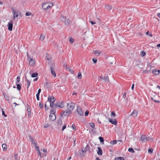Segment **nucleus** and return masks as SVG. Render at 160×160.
I'll return each mask as SVG.
<instances>
[{
    "label": "nucleus",
    "mask_w": 160,
    "mask_h": 160,
    "mask_svg": "<svg viewBox=\"0 0 160 160\" xmlns=\"http://www.w3.org/2000/svg\"><path fill=\"white\" fill-rule=\"evenodd\" d=\"M52 6L53 3L49 2H46L42 3V7L44 9L47 10L52 7Z\"/></svg>",
    "instance_id": "nucleus-1"
},
{
    "label": "nucleus",
    "mask_w": 160,
    "mask_h": 160,
    "mask_svg": "<svg viewBox=\"0 0 160 160\" xmlns=\"http://www.w3.org/2000/svg\"><path fill=\"white\" fill-rule=\"evenodd\" d=\"M67 107L68 110L72 112L74 108L75 104L72 102H71L69 103H68L67 104Z\"/></svg>",
    "instance_id": "nucleus-2"
},
{
    "label": "nucleus",
    "mask_w": 160,
    "mask_h": 160,
    "mask_svg": "<svg viewBox=\"0 0 160 160\" xmlns=\"http://www.w3.org/2000/svg\"><path fill=\"white\" fill-rule=\"evenodd\" d=\"M55 98L52 96V97L49 96L48 98V101H47L48 103L50 102V106H52V104L54 103L55 102Z\"/></svg>",
    "instance_id": "nucleus-3"
},
{
    "label": "nucleus",
    "mask_w": 160,
    "mask_h": 160,
    "mask_svg": "<svg viewBox=\"0 0 160 160\" xmlns=\"http://www.w3.org/2000/svg\"><path fill=\"white\" fill-rule=\"evenodd\" d=\"M72 113V111H71L69 110H66L64 111L63 113L61 114V116H67L71 114Z\"/></svg>",
    "instance_id": "nucleus-4"
},
{
    "label": "nucleus",
    "mask_w": 160,
    "mask_h": 160,
    "mask_svg": "<svg viewBox=\"0 0 160 160\" xmlns=\"http://www.w3.org/2000/svg\"><path fill=\"white\" fill-rule=\"evenodd\" d=\"M77 111L78 113L80 116H82L83 114V112L81 108V107L79 106H77Z\"/></svg>",
    "instance_id": "nucleus-5"
},
{
    "label": "nucleus",
    "mask_w": 160,
    "mask_h": 160,
    "mask_svg": "<svg viewBox=\"0 0 160 160\" xmlns=\"http://www.w3.org/2000/svg\"><path fill=\"white\" fill-rule=\"evenodd\" d=\"M54 65L52 66H51L50 67V70L51 72V73L52 75H53L54 77H56V74L55 70L54 69Z\"/></svg>",
    "instance_id": "nucleus-6"
},
{
    "label": "nucleus",
    "mask_w": 160,
    "mask_h": 160,
    "mask_svg": "<svg viewBox=\"0 0 160 160\" xmlns=\"http://www.w3.org/2000/svg\"><path fill=\"white\" fill-rule=\"evenodd\" d=\"M13 23L12 21H10L8 23V30L10 31H12L13 27Z\"/></svg>",
    "instance_id": "nucleus-7"
},
{
    "label": "nucleus",
    "mask_w": 160,
    "mask_h": 160,
    "mask_svg": "<svg viewBox=\"0 0 160 160\" xmlns=\"http://www.w3.org/2000/svg\"><path fill=\"white\" fill-rule=\"evenodd\" d=\"M108 119L109 120V122H110L112 124L114 125H116L117 124V122L116 119H114L113 120L112 119L108 118Z\"/></svg>",
    "instance_id": "nucleus-8"
},
{
    "label": "nucleus",
    "mask_w": 160,
    "mask_h": 160,
    "mask_svg": "<svg viewBox=\"0 0 160 160\" xmlns=\"http://www.w3.org/2000/svg\"><path fill=\"white\" fill-rule=\"evenodd\" d=\"M13 13V20H14L16 17H18L19 15V13H20V12L19 11H16L14 12Z\"/></svg>",
    "instance_id": "nucleus-9"
},
{
    "label": "nucleus",
    "mask_w": 160,
    "mask_h": 160,
    "mask_svg": "<svg viewBox=\"0 0 160 160\" xmlns=\"http://www.w3.org/2000/svg\"><path fill=\"white\" fill-rule=\"evenodd\" d=\"M49 119L52 121H54L56 119V116L55 114H50L49 115Z\"/></svg>",
    "instance_id": "nucleus-10"
},
{
    "label": "nucleus",
    "mask_w": 160,
    "mask_h": 160,
    "mask_svg": "<svg viewBox=\"0 0 160 160\" xmlns=\"http://www.w3.org/2000/svg\"><path fill=\"white\" fill-rule=\"evenodd\" d=\"M141 139L142 142H147L146 136L145 135H142L141 137Z\"/></svg>",
    "instance_id": "nucleus-11"
},
{
    "label": "nucleus",
    "mask_w": 160,
    "mask_h": 160,
    "mask_svg": "<svg viewBox=\"0 0 160 160\" xmlns=\"http://www.w3.org/2000/svg\"><path fill=\"white\" fill-rule=\"evenodd\" d=\"M100 78L102 80H104L105 82L109 81L108 77L107 76L105 77L104 76H103L102 75L100 77Z\"/></svg>",
    "instance_id": "nucleus-12"
},
{
    "label": "nucleus",
    "mask_w": 160,
    "mask_h": 160,
    "mask_svg": "<svg viewBox=\"0 0 160 160\" xmlns=\"http://www.w3.org/2000/svg\"><path fill=\"white\" fill-rule=\"evenodd\" d=\"M56 104L57 107H59L60 108H62L64 107L63 103L62 102H58Z\"/></svg>",
    "instance_id": "nucleus-13"
},
{
    "label": "nucleus",
    "mask_w": 160,
    "mask_h": 160,
    "mask_svg": "<svg viewBox=\"0 0 160 160\" xmlns=\"http://www.w3.org/2000/svg\"><path fill=\"white\" fill-rule=\"evenodd\" d=\"M138 115V112L136 110H134L133 112L130 115L133 116V117H136Z\"/></svg>",
    "instance_id": "nucleus-14"
},
{
    "label": "nucleus",
    "mask_w": 160,
    "mask_h": 160,
    "mask_svg": "<svg viewBox=\"0 0 160 160\" xmlns=\"http://www.w3.org/2000/svg\"><path fill=\"white\" fill-rule=\"evenodd\" d=\"M98 151L97 152V153L99 155L101 156L102 155V152L101 148L100 147L98 148Z\"/></svg>",
    "instance_id": "nucleus-15"
},
{
    "label": "nucleus",
    "mask_w": 160,
    "mask_h": 160,
    "mask_svg": "<svg viewBox=\"0 0 160 160\" xmlns=\"http://www.w3.org/2000/svg\"><path fill=\"white\" fill-rule=\"evenodd\" d=\"M160 72L159 70H157V69H155L152 71V73L156 75H158Z\"/></svg>",
    "instance_id": "nucleus-16"
},
{
    "label": "nucleus",
    "mask_w": 160,
    "mask_h": 160,
    "mask_svg": "<svg viewBox=\"0 0 160 160\" xmlns=\"http://www.w3.org/2000/svg\"><path fill=\"white\" fill-rule=\"evenodd\" d=\"M29 64L31 66H33L34 65V61L32 58H30Z\"/></svg>",
    "instance_id": "nucleus-17"
},
{
    "label": "nucleus",
    "mask_w": 160,
    "mask_h": 160,
    "mask_svg": "<svg viewBox=\"0 0 160 160\" xmlns=\"http://www.w3.org/2000/svg\"><path fill=\"white\" fill-rule=\"evenodd\" d=\"M2 147L3 151H7V147L6 144H2Z\"/></svg>",
    "instance_id": "nucleus-18"
},
{
    "label": "nucleus",
    "mask_w": 160,
    "mask_h": 160,
    "mask_svg": "<svg viewBox=\"0 0 160 160\" xmlns=\"http://www.w3.org/2000/svg\"><path fill=\"white\" fill-rule=\"evenodd\" d=\"M70 20L69 19H66L65 21V22H64L65 24L67 26H68L69 25L70 23Z\"/></svg>",
    "instance_id": "nucleus-19"
},
{
    "label": "nucleus",
    "mask_w": 160,
    "mask_h": 160,
    "mask_svg": "<svg viewBox=\"0 0 160 160\" xmlns=\"http://www.w3.org/2000/svg\"><path fill=\"white\" fill-rule=\"evenodd\" d=\"M29 139L30 140L31 142L32 143L35 142V141L34 140V139L31 135L29 136Z\"/></svg>",
    "instance_id": "nucleus-20"
},
{
    "label": "nucleus",
    "mask_w": 160,
    "mask_h": 160,
    "mask_svg": "<svg viewBox=\"0 0 160 160\" xmlns=\"http://www.w3.org/2000/svg\"><path fill=\"white\" fill-rule=\"evenodd\" d=\"M89 148V145H87L85 148L84 150H83V149H82V151L83 153L86 152V151H87V149L88 148Z\"/></svg>",
    "instance_id": "nucleus-21"
},
{
    "label": "nucleus",
    "mask_w": 160,
    "mask_h": 160,
    "mask_svg": "<svg viewBox=\"0 0 160 160\" xmlns=\"http://www.w3.org/2000/svg\"><path fill=\"white\" fill-rule=\"evenodd\" d=\"M56 112V110L55 109L52 108V109L50 111V114H55Z\"/></svg>",
    "instance_id": "nucleus-22"
},
{
    "label": "nucleus",
    "mask_w": 160,
    "mask_h": 160,
    "mask_svg": "<svg viewBox=\"0 0 160 160\" xmlns=\"http://www.w3.org/2000/svg\"><path fill=\"white\" fill-rule=\"evenodd\" d=\"M124 159L123 157H118L115 158V160H124Z\"/></svg>",
    "instance_id": "nucleus-23"
},
{
    "label": "nucleus",
    "mask_w": 160,
    "mask_h": 160,
    "mask_svg": "<svg viewBox=\"0 0 160 160\" xmlns=\"http://www.w3.org/2000/svg\"><path fill=\"white\" fill-rule=\"evenodd\" d=\"M66 19V17H64V16H62L60 18V20L62 22H64Z\"/></svg>",
    "instance_id": "nucleus-24"
},
{
    "label": "nucleus",
    "mask_w": 160,
    "mask_h": 160,
    "mask_svg": "<svg viewBox=\"0 0 160 160\" xmlns=\"http://www.w3.org/2000/svg\"><path fill=\"white\" fill-rule=\"evenodd\" d=\"M98 138L99 139L101 143L103 144L104 141L103 138L102 137H99Z\"/></svg>",
    "instance_id": "nucleus-25"
},
{
    "label": "nucleus",
    "mask_w": 160,
    "mask_h": 160,
    "mask_svg": "<svg viewBox=\"0 0 160 160\" xmlns=\"http://www.w3.org/2000/svg\"><path fill=\"white\" fill-rule=\"evenodd\" d=\"M16 85L17 86V88L18 90H21V87L20 84H18V83H16Z\"/></svg>",
    "instance_id": "nucleus-26"
},
{
    "label": "nucleus",
    "mask_w": 160,
    "mask_h": 160,
    "mask_svg": "<svg viewBox=\"0 0 160 160\" xmlns=\"http://www.w3.org/2000/svg\"><path fill=\"white\" fill-rule=\"evenodd\" d=\"M57 123L59 125H61L62 123V120L61 118H59L58 121Z\"/></svg>",
    "instance_id": "nucleus-27"
},
{
    "label": "nucleus",
    "mask_w": 160,
    "mask_h": 160,
    "mask_svg": "<svg viewBox=\"0 0 160 160\" xmlns=\"http://www.w3.org/2000/svg\"><path fill=\"white\" fill-rule=\"evenodd\" d=\"M57 104H56L55 103H53L52 104V106H50L52 108L55 109L56 107H57Z\"/></svg>",
    "instance_id": "nucleus-28"
},
{
    "label": "nucleus",
    "mask_w": 160,
    "mask_h": 160,
    "mask_svg": "<svg viewBox=\"0 0 160 160\" xmlns=\"http://www.w3.org/2000/svg\"><path fill=\"white\" fill-rule=\"evenodd\" d=\"M38 75V73L37 72H35L32 73L31 75V77L32 78L36 77Z\"/></svg>",
    "instance_id": "nucleus-29"
},
{
    "label": "nucleus",
    "mask_w": 160,
    "mask_h": 160,
    "mask_svg": "<svg viewBox=\"0 0 160 160\" xmlns=\"http://www.w3.org/2000/svg\"><path fill=\"white\" fill-rule=\"evenodd\" d=\"M128 151L132 153H134L135 152L132 148H129L128 149Z\"/></svg>",
    "instance_id": "nucleus-30"
},
{
    "label": "nucleus",
    "mask_w": 160,
    "mask_h": 160,
    "mask_svg": "<svg viewBox=\"0 0 160 160\" xmlns=\"http://www.w3.org/2000/svg\"><path fill=\"white\" fill-rule=\"evenodd\" d=\"M27 88L28 89L30 86V82L29 80H27Z\"/></svg>",
    "instance_id": "nucleus-31"
},
{
    "label": "nucleus",
    "mask_w": 160,
    "mask_h": 160,
    "mask_svg": "<svg viewBox=\"0 0 160 160\" xmlns=\"http://www.w3.org/2000/svg\"><path fill=\"white\" fill-rule=\"evenodd\" d=\"M3 96L6 100L7 101L9 100V97L6 94H3Z\"/></svg>",
    "instance_id": "nucleus-32"
},
{
    "label": "nucleus",
    "mask_w": 160,
    "mask_h": 160,
    "mask_svg": "<svg viewBox=\"0 0 160 160\" xmlns=\"http://www.w3.org/2000/svg\"><path fill=\"white\" fill-rule=\"evenodd\" d=\"M146 54V53L143 51H142L140 52V55L142 57L144 56Z\"/></svg>",
    "instance_id": "nucleus-33"
},
{
    "label": "nucleus",
    "mask_w": 160,
    "mask_h": 160,
    "mask_svg": "<svg viewBox=\"0 0 160 160\" xmlns=\"http://www.w3.org/2000/svg\"><path fill=\"white\" fill-rule=\"evenodd\" d=\"M117 142V141L116 140H114L113 141H112L110 142V143L112 144H116Z\"/></svg>",
    "instance_id": "nucleus-34"
},
{
    "label": "nucleus",
    "mask_w": 160,
    "mask_h": 160,
    "mask_svg": "<svg viewBox=\"0 0 160 160\" xmlns=\"http://www.w3.org/2000/svg\"><path fill=\"white\" fill-rule=\"evenodd\" d=\"M89 125L92 128H94L95 127V124L94 123H90Z\"/></svg>",
    "instance_id": "nucleus-35"
},
{
    "label": "nucleus",
    "mask_w": 160,
    "mask_h": 160,
    "mask_svg": "<svg viewBox=\"0 0 160 160\" xmlns=\"http://www.w3.org/2000/svg\"><path fill=\"white\" fill-rule=\"evenodd\" d=\"M45 38V36L44 35H42V34L41 35V36L40 38V39L43 41Z\"/></svg>",
    "instance_id": "nucleus-36"
},
{
    "label": "nucleus",
    "mask_w": 160,
    "mask_h": 160,
    "mask_svg": "<svg viewBox=\"0 0 160 160\" xmlns=\"http://www.w3.org/2000/svg\"><path fill=\"white\" fill-rule=\"evenodd\" d=\"M78 79H81L82 78L81 72H79L78 74Z\"/></svg>",
    "instance_id": "nucleus-37"
},
{
    "label": "nucleus",
    "mask_w": 160,
    "mask_h": 160,
    "mask_svg": "<svg viewBox=\"0 0 160 160\" xmlns=\"http://www.w3.org/2000/svg\"><path fill=\"white\" fill-rule=\"evenodd\" d=\"M112 6H110L109 5L106 6V8L108 10H111L112 9Z\"/></svg>",
    "instance_id": "nucleus-38"
},
{
    "label": "nucleus",
    "mask_w": 160,
    "mask_h": 160,
    "mask_svg": "<svg viewBox=\"0 0 160 160\" xmlns=\"http://www.w3.org/2000/svg\"><path fill=\"white\" fill-rule=\"evenodd\" d=\"M94 53L95 54H98V55H99L100 54V53L101 52H100V51H99L98 50H96L94 51Z\"/></svg>",
    "instance_id": "nucleus-39"
},
{
    "label": "nucleus",
    "mask_w": 160,
    "mask_h": 160,
    "mask_svg": "<svg viewBox=\"0 0 160 160\" xmlns=\"http://www.w3.org/2000/svg\"><path fill=\"white\" fill-rule=\"evenodd\" d=\"M146 139H147V141H148L151 139L153 140V138H152L151 137H150V136H148V137H146Z\"/></svg>",
    "instance_id": "nucleus-40"
},
{
    "label": "nucleus",
    "mask_w": 160,
    "mask_h": 160,
    "mask_svg": "<svg viewBox=\"0 0 160 160\" xmlns=\"http://www.w3.org/2000/svg\"><path fill=\"white\" fill-rule=\"evenodd\" d=\"M153 151V149L152 148H149L148 150V153L150 154L152 153Z\"/></svg>",
    "instance_id": "nucleus-41"
},
{
    "label": "nucleus",
    "mask_w": 160,
    "mask_h": 160,
    "mask_svg": "<svg viewBox=\"0 0 160 160\" xmlns=\"http://www.w3.org/2000/svg\"><path fill=\"white\" fill-rule=\"evenodd\" d=\"M27 104L28 105L27 109V111L28 112H31V109H30V107L29 106V105H28V103Z\"/></svg>",
    "instance_id": "nucleus-42"
},
{
    "label": "nucleus",
    "mask_w": 160,
    "mask_h": 160,
    "mask_svg": "<svg viewBox=\"0 0 160 160\" xmlns=\"http://www.w3.org/2000/svg\"><path fill=\"white\" fill-rule=\"evenodd\" d=\"M20 81V77L19 76H18L17 78V81L16 83H19V82Z\"/></svg>",
    "instance_id": "nucleus-43"
},
{
    "label": "nucleus",
    "mask_w": 160,
    "mask_h": 160,
    "mask_svg": "<svg viewBox=\"0 0 160 160\" xmlns=\"http://www.w3.org/2000/svg\"><path fill=\"white\" fill-rule=\"evenodd\" d=\"M39 106L40 108H42L43 107V103L41 102H39Z\"/></svg>",
    "instance_id": "nucleus-44"
},
{
    "label": "nucleus",
    "mask_w": 160,
    "mask_h": 160,
    "mask_svg": "<svg viewBox=\"0 0 160 160\" xmlns=\"http://www.w3.org/2000/svg\"><path fill=\"white\" fill-rule=\"evenodd\" d=\"M2 115H3L5 117H7V115L5 114V112L4 111L3 109L2 108Z\"/></svg>",
    "instance_id": "nucleus-45"
},
{
    "label": "nucleus",
    "mask_w": 160,
    "mask_h": 160,
    "mask_svg": "<svg viewBox=\"0 0 160 160\" xmlns=\"http://www.w3.org/2000/svg\"><path fill=\"white\" fill-rule=\"evenodd\" d=\"M72 128L74 130H76V127L74 124H73L72 126Z\"/></svg>",
    "instance_id": "nucleus-46"
},
{
    "label": "nucleus",
    "mask_w": 160,
    "mask_h": 160,
    "mask_svg": "<svg viewBox=\"0 0 160 160\" xmlns=\"http://www.w3.org/2000/svg\"><path fill=\"white\" fill-rule=\"evenodd\" d=\"M48 103V102H46L45 103V109L46 110H48L49 109L48 107L47 106V103Z\"/></svg>",
    "instance_id": "nucleus-47"
},
{
    "label": "nucleus",
    "mask_w": 160,
    "mask_h": 160,
    "mask_svg": "<svg viewBox=\"0 0 160 160\" xmlns=\"http://www.w3.org/2000/svg\"><path fill=\"white\" fill-rule=\"evenodd\" d=\"M89 112L88 110H86L85 113V116H88L89 114Z\"/></svg>",
    "instance_id": "nucleus-48"
},
{
    "label": "nucleus",
    "mask_w": 160,
    "mask_h": 160,
    "mask_svg": "<svg viewBox=\"0 0 160 160\" xmlns=\"http://www.w3.org/2000/svg\"><path fill=\"white\" fill-rule=\"evenodd\" d=\"M69 41L71 43H72L74 42V40L72 38H69Z\"/></svg>",
    "instance_id": "nucleus-49"
},
{
    "label": "nucleus",
    "mask_w": 160,
    "mask_h": 160,
    "mask_svg": "<svg viewBox=\"0 0 160 160\" xmlns=\"http://www.w3.org/2000/svg\"><path fill=\"white\" fill-rule=\"evenodd\" d=\"M49 126V125L48 124V123H47L46 124H44V128H47Z\"/></svg>",
    "instance_id": "nucleus-50"
},
{
    "label": "nucleus",
    "mask_w": 160,
    "mask_h": 160,
    "mask_svg": "<svg viewBox=\"0 0 160 160\" xmlns=\"http://www.w3.org/2000/svg\"><path fill=\"white\" fill-rule=\"evenodd\" d=\"M14 158H15V160H17L18 159V155L17 154H15L14 155Z\"/></svg>",
    "instance_id": "nucleus-51"
},
{
    "label": "nucleus",
    "mask_w": 160,
    "mask_h": 160,
    "mask_svg": "<svg viewBox=\"0 0 160 160\" xmlns=\"http://www.w3.org/2000/svg\"><path fill=\"white\" fill-rule=\"evenodd\" d=\"M67 70H68L69 72H71V73H73L74 72L72 70H71V69L70 68H69L68 67L67 68Z\"/></svg>",
    "instance_id": "nucleus-52"
},
{
    "label": "nucleus",
    "mask_w": 160,
    "mask_h": 160,
    "mask_svg": "<svg viewBox=\"0 0 160 160\" xmlns=\"http://www.w3.org/2000/svg\"><path fill=\"white\" fill-rule=\"evenodd\" d=\"M116 115V114L114 112H111V116L114 117Z\"/></svg>",
    "instance_id": "nucleus-53"
},
{
    "label": "nucleus",
    "mask_w": 160,
    "mask_h": 160,
    "mask_svg": "<svg viewBox=\"0 0 160 160\" xmlns=\"http://www.w3.org/2000/svg\"><path fill=\"white\" fill-rule=\"evenodd\" d=\"M39 94L37 93L36 97L37 100L38 101L39 100Z\"/></svg>",
    "instance_id": "nucleus-54"
},
{
    "label": "nucleus",
    "mask_w": 160,
    "mask_h": 160,
    "mask_svg": "<svg viewBox=\"0 0 160 160\" xmlns=\"http://www.w3.org/2000/svg\"><path fill=\"white\" fill-rule=\"evenodd\" d=\"M126 92H125L123 94L122 96V98H123L124 99H125L126 97Z\"/></svg>",
    "instance_id": "nucleus-55"
},
{
    "label": "nucleus",
    "mask_w": 160,
    "mask_h": 160,
    "mask_svg": "<svg viewBox=\"0 0 160 160\" xmlns=\"http://www.w3.org/2000/svg\"><path fill=\"white\" fill-rule=\"evenodd\" d=\"M92 61H93L94 63H96L97 61L96 59L93 58L92 59Z\"/></svg>",
    "instance_id": "nucleus-56"
},
{
    "label": "nucleus",
    "mask_w": 160,
    "mask_h": 160,
    "mask_svg": "<svg viewBox=\"0 0 160 160\" xmlns=\"http://www.w3.org/2000/svg\"><path fill=\"white\" fill-rule=\"evenodd\" d=\"M30 14H31V13L29 12H27L25 14V15L26 16H29L30 15Z\"/></svg>",
    "instance_id": "nucleus-57"
},
{
    "label": "nucleus",
    "mask_w": 160,
    "mask_h": 160,
    "mask_svg": "<svg viewBox=\"0 0 160 160\" xmlns=\"http://www.w3.org/2000/svg\"><path fill=\"white\" fill-rule=\"evenodd\" d=\"M89 22L92 24V25H94V24H95L96 23V22H94V21H89Z\"/></svg>",
    "instance_id": "nucleus-58"
},
{
    "label": "nucleus",
    "mask_w": 160,
    "mask_h": 160,
    "mask_svg": "<svg viewBox=\"0 0 160 160\" xmlns=\"http://www.w3.org/2000/svg\"><path fill=\"white\" fill-rule=\"evenodd\" d=\"M32 144L34 147H37V143L35 142L32 143Z\"/></svg>",
    "instance_id": "nucleus-59"
},
{
    "label": "nucleus",
    "mask_w": 160,
    "mask_h": 160,
    "mask_svg": "<svg viewBox=\"0 0 160 160\" xmlns=\"http://www.w3.org/2000/svg\"><path fill=\"white\" fill-rule=\"evenodd\" d=\"M66 125H64L62 127V131H63L66 128Z\"/></svg>",
    "instance_id": "nucleus-60"
},
{
    "label": "nucleus",
    "mask_w": 160,
    "mask_h": 160,
    "mask_svg": "<svg viewBox=\"0 0 160 160\" xmlns=\"http://www.w3.org/2000/svg\"><path fill=\"white\" fill-rule=\"evenodd\" d=\"M67 64H64L63 65V67H64V68H65L66 70H67V68H68V67H67Z\"/></svg>",
    "instance_id": "nucleus-61"
},
{
    "label": "nucleus",
    "mask_w": 160,
    "mask_h": 160,
    "mask_svg": "<svg viewBox=\"0 0 160 160\" xmlns=\"http://www.w3.org/2000/svg\"><path fill=\"white\" fill-rule=\"evenodd\" d=\"M11 10L12 11L13 13L14 12L16 11L14 10V8H12L11 9Z\"/></svg>",
    "instance_id": "nucleus-62"
},
{
    "label": "nucleus",
    "mask_w": 160,
    "mask_h": 160,
    "mask_svg": "<svg viewBox=\"0 0 160 160\" xmlns=\"http://www.w3.org/2000/svg\"><path fill=\"white\" fill-rule=\"evenodd\" d=\"M35 148H36V150L37 151H39V147L38 146L36 147H35Z\"/></svg>",
    "instance_id": "nucleus-63"
},
{
    "label": "nucleus",
    "mask_w": 160,
    "mask_h": 160,
    "mask_svg": "<svg viewBox=\"0 0 160 160\" xmlns=\"http://www.w3.org/2000/svg\"><path fill=\"white\" fill-rule=\"evenodd\" d=\"M41 89H39L38 90V93H37V94H40V92H41Z\"/></svg>",
    "instance_id": "nucleus-64"
}]
</instances>
